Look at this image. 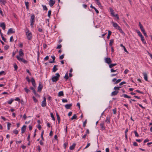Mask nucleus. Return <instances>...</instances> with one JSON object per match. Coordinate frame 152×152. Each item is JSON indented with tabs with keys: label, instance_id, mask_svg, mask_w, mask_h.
I'll return each instance as SVG.
<instances>
[{
	"label": "nucleus",
	"instance_id": "f257e3e1",
	"mask_svg": "<svg viewBox=\"0 0 152 152\" xmlns=\"http://www.w3.org/2000/svg\"><path fill=\"white\" fill-rule=\"evenodd\" d=\"M55 76H53L51 78V80L53 82H56L58 80L60 77V75L58 73H56Z\"/></svg>",
	"mask_w": 152,
	"mask_h": 152
},
{
	"label": "nucleus",
	"instance_id": "f03ea898",
	"mask_svg": "<svg viewBox=\"0 0 152 152\" xmlns=\"http://www.w3.org/2000/svg\"><path fill=\"white\" fill-rule=\"evenodd\" d=\"M34 18H35V16L34 14H32L31 16L30 25H31V27L32 28H33V27H34V23L35 22Z\"/></svg>",
	"mask_w": 152,
	"mask_h": 152
},
{
	"label": "nucleus",
	"instance_id": "7ed1b4c3",
	"mask_svg": "<svg viewBox=\"0 0 152 152\" xmlns=\"http://www.w3.org/2000/svg\"><path fill=\"white\" fill-rule=\"evenodd\" d=\"M26 35L27 38L28 40H31L32 38V35L31 32H29V30L28 29H27V31L26 32Z\"/></svg>",
	"mask_w": 152,
	"mask_h": 152
},
{
	"label": "nucleus",
	"instance_id": "20e7f679",
	"mask_svg": "<svg viewBox=\"0 0 152 152\" xmlns=\"http://www.w3.org/2000/svg\"><path fill=\"white\" fill-rule=\"evenodd\" d=\"M105 61L106 63L108 64H110L112 62L111 59L110 58H105Z\"/></svg>",
	"mask_w": 152,
	"mask_h": 152
},
{
	"label": "nucleus",
	"instance_id": "39448f33",
	"mask_svg": "<svg viewBox=\"0 0 152 152\" xmlns=\"http://www.w3.org/2000/svg\"><path fill=\"white\" fill-rule=\"evenodd\" d=\"M42 88H43V86L42 84L41 83L39 82V86H38V88H37L38 91H41Z\"/></svg>",
	"mask_w": 152,
	"mask_h": 152
},
{
	"label": "nucleus",
	"instance_id": "423d86ee",
	"mask_svg": "<svg viewBox=\"0 0 152 152\" xmlns=\"http://www.w3.org/2000/svg\"><path fill=\"white\" fill-rule=\"evenodd\" d=\"M55 4V1L53 0H50L49 4L50 7H52Z\"/></svg>",
	"mask_w": 152,
	"mask_h": 152
},
{
	"label": "nucleus",
	"instance_id": "0eeeda50",
	"mask_svg": "<svg viewBox=\"0 0 152 152\" xmlns=\"http://www.w3.org/2000/svg\"><path fill=\"white\" fill-rule=\"evenodd\" d=\"M31 82L32 85L34 87H35L36 84L35 83V80L33 77H32L31 79Z\"/></svg>",
	"mask_w": 152,
	"mask_h": 152
},
{
	"label": "nucleus",
	"instance_id": "6e6552de",
	"mask_svg": "<svg viewBox=\"0 0 152 152\" xmlns=\"http://www.w3.org/2000/svg\"><path fill=\"white\" fill-rule=\"evenodd\" d=\"M15 33V31H14L12 28H10L8 30L7 34H12Z\"/></svg>",
	"mask_w": 152,
	"mask_h": 152
},
{
	"label": "nucleus",
	"instance_id": "1a4fd4ad",
	"mask_svg": "<svg viewBox=\"0 0 152 152\" xmlns=\"http://www.w3.org/2000/svg\"><path fill=\"white\" fill-rule=\"evenodd\" d=\"M0 26L2 28L3 30H5L6 28L5 24L3 22L0 23Z\"/></svg>",
	"mask_w": 152,
	"mask_h": 152
},
{
	"label": "nucleus",
	"instance_id": "9d476101",
	"mask_svg": "<svg viewBox=\"0 0 152 152\" xmlns=\"http://www.w3.org/2000/svg\"><path fill=\"white\" fill-rule=\"evenodd\" d=\"M26 125H24L21 128V133L22 134L25 131L26 129Z\"/></svg>",
	"mask_w": 152,
	"mask_h": 152
},
{
	"label": "nucleus",
	"instance_id": "9b49d317",
	"mask_svg": "<svg viewBox=\"0 0 152 152\" xmlns=\"http://www.w3.org/2000/svg\"><path fill=\"white\" fill-rule=\"evenodd\" d=\"M19 54L20 56L23 57V56L24 54L23 52V50L22 49H20V50L19 52Z\"/></svg>",
	"mask_w": 152,
	"mask_h": 152
},
{
	"label": "nucleus",
	"instance_id": "f8f14e48",
	"mask_svg": "<svg viewBox=\"0 0 152 152\" xmlns=\"http://www.w3.org/2000/svg\"><path fill=\"white\" fill-rule=\"evenodd\" d=\"M72 104L71 103L69 104H66L65 105V107L66 109H70L72 105Z\"/></svg>",
	"mask_w": 152,
	"mask_h": 152
},
{
	"label": "nucleus",
	"instance_id": "ddd939ff",
	"mask_svg": "<svg viewBox=\"0 0 152 152\" xmlns=\"http://www.w3.org/2000/svg\"><path fill=\"white\" fill-rule=\"evenodd\" d=\"M110 117L109 116H107L106 117V120L105 121L107 124H109L110 123Z\"/></svg>",
	"mask_w": 152,
	"mask_h": 152
},
{
	"label": "nucleus",
	"instance_id": "4468645a",
	"mask_svg": "<svg viewBox=\"0 0 152 152\" xmlns=\"http://www.w3.org/2000/svg\"><path fill=\"white\" fill-rule=\"evenodd\" d=\"M144 76V79L145 80L148 81V76L146 72H144L143 73Z\"/></svg>",
	"mask_w": 152,
	"mask_h": 152
},
{
	"label": "nucleus",
	"instance_id": "2eb2a0df",
	"mask_svg": "<svg viewBox=\"0 0 152 152\" xmlns=\"http://www.w3.org/2000/svg\"><path fill=\"white\" fill-rule=\"evenodd\" d=\"M118 91H113L112 92V93L111 94V96H115L118 93Z\"/></svg>",
	"mask_w": 152,
	"mask_h": 152
},
{
	"label": "nucleus",
	"instance_id": "dca6fc26",
	"mask_svg": "<svg viewBox=\"0 0 152 152\" xmlns=\"http://www.w3.org/2000/svg\"><path fill=\"white\" fill-rule=\"evenodd\" d=\"M76 144L75 143H74L73 145L70 146L69 147V149L71 150H72L74 149L75 147Z\"/></svg>",
	"mask_w": 152,
	"mask_h": 152
},
{
	"label": "nucleus",
	"instance_id": "f3484780",
	"mask_svg": "<svg viewBox=\"0 0 152 152\" xmlns=\"http://www.w3.org/2000/svg\"><path fill=\"white\" fill-rule=\"evenodd\" d=\"M116 29L118 30L121 33L123 34L124 33L121 28H120V27L119 26H118L116 28Z\"/></svg>",
	"mask_w": 152,
	"mask_h": 152
},
{
	"label": "nucleus",
	"instance_id": "a211bd4d",
	"mask_svg": "<svg viewBox=\"0 0 152 152\" xmlns=\"http://www.w3.org/2000/svg\"><path fill=\"white\" fill-rule=\"evenodd\" d=\"M58 66V65H55L54 66L53 69V72H55L58 69L56 68Z\"/></svg>",
	"mask_w": 152,
	"mask_h": 152
},
{
	"label": "nucleus",
	"instance_id": "6ab92c4d",
	"mask_svg": "<svg viewBox=\"0 0 152 152\" xmlns=\"http://www.w3.org/2000/svg\"><path fill=\"white\" fill-rule=\"evenodd\" d=\"M25 3L26 5V9L27 10L29 9V2H28L25 1Z\"/></svg>",
	"mask_w": 152,
	"mask_h": 152
},
{
	"label": "nucleus",
	"instance_id": "aec40b11",
	"mask_svg": "<svg viewBox=\"0 0 152 152\" xmlns=\"http://www.w3.org/2000/svg\"><path fill=\"white\" fill-rule=\"evenodd\" d=\"M64 95L63 91H61L59 92L58 96H63Z\"/></svg>",
	"mask_w": 152,
	"mask_h": 152
},
{
	"label": "nucleus",
	"instance_id": "412c9836",
	"mask_svg": "<svg viewBox=\"0 0 152 152\" xmlns=\"http://www.w3.org/2000/svg\"><path fill=\"white\" fill-rule=\"evenodd\" d=\"M46 102L44 101H43L42 102L41 106L42 107H45L46 106Z\"/></svg>",
	"mask_w": 152,
	"mask_h": 152
},
{
	"label": "nucleus",
	"instance_id": "4be33fe9",
	"mask_svg": "<svg viewBox=\"0 0 152 152\" xmlns=\"http://www.w3.org/2000/svg\"><path fill=\"white\" fill-rule=\"evenodd\" d=\"M111 32L110 31H108V34L107 37V39H110V36L111 35Z\"/></svg>",
	"mask_w": 152,
	"mask_h": 152
},
{
	"label": "nucleus",
	"instance_id": "5701e85b",
	"mask_svg": "<svg viewBox=\"0 0 152 152\" xmlns=\"http://www.w3.org/2000/svg\"><path fill=\"white\" fill-rule=\"evenodd\" d=\"M16 58L17 59L20 61H23V58H20L19 56H17L16 57Z\"/></svg>",
	"mask_w": 152,
	"mask_h": 152
},
{
	"label": "nucleus",
	"instance_id": "b1692460",
	"mask_svg": "<svg viewBox=\"0 0 152 152\" xmlns=\"http://www.w3.org/2000/svg\"><path fill=\"white\" fill-rule=\"evenodd\" d=\"M141 38V40L142 41V42L144 44H146V42L145 40L144 37L143 36L140 37Z\"/></svg>",
	"mask_w": 152,
	"mask_h": 152
},
{
	"label": "nucleus",
	"instance_id": "393cba45",
	"mask_svg": "<svg viewBox=\"0 0 152 152\" xmlns=\"http://www.w3.org/2000/svg\"><path fill=\"white\" fill-rule=\"evenodd\" d=\"M24 90L27 93H28L29 92H31V91L30 90L28 89L27 88V87H25L24 88Z\"/></svg>",
	"mask_w": 152,
	"mask_h": 152
},
{
	"label": "nucleus",
	"instance_id": "a878e982",
	"mask_svg": "<svg viewBox=\"0 0 152 152\" xmlns=\"http://www.w3.org/2000/svg\"><path fill=\"white\" fill-rule=\"evenodd\" d=\"M120 46L123 48L124 51L127 53H128V51L126 49V48L122 44H121L120 45Z\"/></svg>",
	"mask_w": 152,
	"mask_h": 152
},
{
	"label": "nucleus",
	"instance_id": "bb28decb",
	"mask_svg": "<svg viewBox=\"0 0 152 152\" xmlns=\"http://www.w3.org/2000/svg\"><path fill=\"white\" fill-rule=\"evenodd\" d=\"M117 65V64H111L109 65V66L110 68H111Z\"/></svg>",
	"mask_w": 152,
	"mask_h": 152
},
{
	"label": "nucleus",
	"instance_id": "cd10ccee",
	"mask_svg": "<svg viewBox=\"0 0 152 152\" xmlns=\"http://www.w3.org/2000/svg\"><path fill=\"white\" fill-rule=\"evenodd\" d=\"M112 23L113 24V27L115 28H116L118 26V24L116 23H115L114 22H112Z\"/></svg>",
	"mask_w": 152,
	"mask_h": 152
},
{
	"label": "nucleus",
	"instance_id": "c85d7f7f",
	"mask_svg": "<svg viewBox=\"0 0 152 152\" xmlns=\"http://www.w3.org/2000/svg\"><path fill=\"white\" fill-rule=\"evenodd\" d=\"M77 116L76 114H74L72 117L71 118V120H73V119H77Z\"/></svg>",
	"mask_w": 152,
	"mask_h": 152
},
{
	"label": "nucleus",
	"instance_id": "c756f323",
	"mask_svg": "<svg viewBox=\"0 0 152 152\" xmlns=\"http://www.w3.org/2000/svg\"><path fill=\"white\" fill-rule=\"evenodd\" d=\"M139 26L141 30L144 29L142 25L141 24L140 22H139Z\"/></svg>",
	"mask_w": 152,
	"mask_h": 152
},
{
	"label": "nucleus",
	"instance_id": "7c9ffc66",
	"mask_svg": "<svg viewBox=\"0 0 152 152\" xmlns=\"http://www.w3.org/2000/svg\"><path fill=\"white\" fill-rule=\"evenodd\" d=\"M66 80H67L69 78V76H68V73H66L65 74V75L64 77Z\"/></svg>",
	"mask_w": 152,
	"mask_h": 152
},
{
	"label": "nucleus",
	"instance_id": "2f4dec72",
	"mask_svg": "<svg viewBox=\"0 0 152 152\" xmlns=\"http://www.w3.org/2000/svg\"><path fill=\"white\" fill-rule=\"evenodd\" d=\"M42 6L43 7V9L44 10L47 11L48 10V9L47 7L46 6L44 5H42Z\"/></svg>",
	"mask_w": 152,
	"mask_h": 152
},
{
	"label": "nucleus",
	"instance_id": "473e14b6",
	"mask_svg": "<svg viewBox=\"0 0 152 152\" xmlns=\"http://www.w3.org/2000/svg\"><path fill=\"white\" fill-rule=\"evenodd\" d=\"M124 96V97L127 98H130V96H128L126 94H123L121 96Z\"/></svg>",
	"mask_w": 152,
	"mask_h": 152
},
{
	"label": "nucleus",
	"instance_id": "72a5a7b5",
	"mask_svg": "<svg viewBox=\"0 0 152 152\" xmlns=\"http://www.w3.org/2000/svg\"><path fill=\"white\" fill-rule=\"evenodd\" d=\"M137 32L139 36H140V37L142 36L141 33H140V32L139 30H137Z\"/></svg>",
	"mask_w": 152,
	"mask_h": 152
},
{
	"label": "nucleus",
	"instance_id": "f704fd0d",
	"mask_svg": "<svg viewBox=\"0 0 152 152\" xmlns=\"http://www.w3.org/2000/svg\"><path fill=\"white\" fill-rule=\"evenodd\" d=\"M114 40L113 39H111L110 40V42L109 43V45L111 46L113 44V42Z\"/></svg>",
	"mask_w": 152,
	"mask_h": 152
},
{
	"label": "nucleus",
	"instance_id": "c9c22d12",
	"mask_svg": "<svg viewBox=\"0 0 152 152\" xmlns=\"http://www.w3.org/2000/svg\"><path fill=\"white\" fill-rule=\"evenodd\" d=\"M68 145V142H66L63 145L64 147V149H66L67 146Z\"/></svg>",
	"mask_w": 152,
	"mask_h": 152
},
{
	"label": "nucleus",
	"instance_id": "e433bc0d",
	"mask_svg": "<svg viewBox=\"0 0 152 152\" xmlns=\"http://www.w3.org/2000/svg\"><path fill=\"white\" fill-rule=\"evenodd\" d=\"M0 2H1L4 5H5L6 3V1L4 0H0Z\"/></svg>",
	"mask_w": 152,
	"mask_h": 152
},
{
	"label": "nucleus",
	"instance_id": "4c0bfd02",
	"mask_svg": "<svg viewBox=\"0 0 152 152\" xmlns=\"http://www.w3.org/2000/svg\"><path fill=\"white\" fill-rule=\"evenodd\" d=\"M101 127L102 129L103 130L104 129H105L104 127V124L103 123H101L100 124Z\"/></svg>",
	"mask_w": 152,
	"mask_h": 152
},
{
	"label": "nucleus",
	"instance_id": "58836bf2",
	"mask_svg": "<svg viewBox=\"0 0 152 152\" xmlns=\"http://www.w3.org/2000/svg\"><path fill=\"white\" fill-rule=\"evenodd\" d=\"M11 124L10 123L8 122H7V129L9 130L10 129V126L11 125Z\"/></svg>",
	"mask_w": 152,
	"mask_h": 152
},
{
	"label": "nucleus",
	"instance_id": "ea45409f",
	"mask_svg": "<svg viewBox=\"0 0 152 152\" xmlns=\"http://www.w3.org/2000/svg\"><path fill=\"white\" fill-rule=\"evenodd\" d=\"M43 134H44V131L43 130L41 133V137L42 138V140H44V139L43 137Z\"/></svg>",
	"mask_w": 152,
	"mask_h": 152
},
{
	"label": "nucleus",
	"instance_id": "a19ab883",
	"mask_svg": "<svg viewBox=\"0 0 152 152\" xmlns=\"http://www.w3.org/2000/svg\"><path fill=\"white\" fill-rule=\"evenodd\" d=\"M95 1H96L97 3L96 4L99 6L100 7V6H101V4L100 3V2L99 1V0H95Z\"/></svg>",
	"mask_w": 152,
	"mask_h": 152
},
{
	"label": "nucleus",
	"instance_id": "79ce46f5",
	"mask_svg": "<svg viewBox=\"0 0 152 152\" xmlns=\"http://www.w3.org/2000/svg\"><path fill=\"white\" fill-rule=\"evenodd\" d=\"M87 120L86 119L85 121L83 122V126L84 127H85L86 126V124L87 123Z\"/></svg>",
	"mask_w": 152,
	"mask_h": 152
},
{
	"label": "nucleus",
	"instance_id": "37998d69",
	"mask_svg": "<svg viewBox=\"0 0 152 152\" xmlns=\"http://www.w3.org/2000/svg\"><path fill=\"white\" fill-rule=\"evenodd\" d=\"M51 10H49L48 11V15L49 18H50V16L51 14Z\"/></svg>",
	"mask_w": 152,
	"mask_h": 152
},
{
	"label": "nucleus",
	"instance_id": "c03bdc74",
	"mask_svg": "<svg viewBox=\"0 0 152 152\" xmlns=\"http://www.w3.org/2000/svg\"><path fill=\"white\" fill-rule=\"evenodd\" d=\"M113 16L114 17L116 18L117 20H119V18L118 17V14H116L115 15L114 14V15H113Z\"/></svg>",
	"mask_w": 152,
	"mask_h": 152
},
{
	"label": "nucleus",
	"instance_id": "a18cd8bd",
	"mask_svg": "<svg viewBox=\"0 0 152 152\" xmlns=\"http://www.w3.org/2000/svg\"><path fill=\"white\" fill-rule=\"evenodd\" d=\"M14 67L15 68V71L17 70L18 69V66H17V65L15 64L14 65Z\"/></svg>",
	"mask_w": 152,
	"mask_h": 152
},
{
	"label": "nucleus",
	"instance_id": "49530a36",
	"mask_svg": "<svg viewBox=\"0 0 152 152\" xmlns=\"http://www.w3.org/2000/svg\"><path fill=\"white\" fill-rule=\"evenodd\" d=\"M121 88V87H114V89L115 90H119L120 88Z\"/></svg>",
	"mask_w": 152,
	"mask_h": 152
},
{
	"label": "nucleus",
	"instance_id": "de8ad7c7",
	"mask_svg": "<svg viewBox=\"0 0 152 152\" xmlns=\"http://www.w3.org/2000/svg\"><path fill=\"white\" fill-rule=\"evenodd\" d=\"M50 115H51V117L52 118V119L53 120L55 121V118L54 117L53 114L52 113H50Z\"/></svg>",
	"mask_w": 152,
	"mask_h": 152
},
{
	"label": "nucleus",
	"instance_id": "09e8293b",
	"mask_svg": "<svg viewBox=\"0 0 152 152\" xmlns=\"http://www.w3.org/2000/svg\"><path fill=\"white\" fill-rule=\"evenodd\" d=\"M32 98H33L34 102L35 103H36L37 102L38 100L34 96H33L32 97Z\"/></svg>",
	"mask_w": 152,
	"mask_h": 152
},
{
	"label": "nucleus",
	"instance_id": "8fccbe9b",
	"mask_svg": "<svg viewBox=\"0 0 152 152\" xmlns=\"http://www.w3.org/2000/svg\"><path fill=\"white\" fill-rule=\"evenodd\" d=\"M6 73L4 71H2L0 72V76L2 75H5Z\"/></svg>",
	"mask_w": 152,
	"mask_h": 152
},
{
	"label": "nucleus",
	"instance_id": "3c124183",
	"mask_svg": "<svg viewBox=\"0 0 152 152\" xmlns=\"http://www.w3.org/2000/svg\"><path fill=\"white\" fill-rule=\"evenodd\" d=\"M121 79H119L118 80H116V81L115 82V84H117L118 83H119L120 82H121Z\"/></svg>",
	"mask_w": 152,
	"mask_h": 152
},
{
	"label": "nucleus",
	"instance_id": "603ef678",
	"mask_svg": "<svg viewBox=\"0 0 152 152\" xmlns=\"http://www.w3.org/2000/svg\"><path fill=\"white\" fill-rule=\"evenodd\" d=\"M13 132L14 134H18V131L17 130H14Z\"/></svg>",
	"mask_w": 152,
	"mask_h": 152
},
{
	"label": "nucleus",
	"instance_id": "864d4df0",
	"mask_svg": "<svg viewBox=\"0 0 152 152\" xmlns=\"http://www.w3.org/2000/svg\"><path fill=\"white\" fill-rule=\"evenodd\" d=\"M134 132L135 134V136L136 137H138L139 136V135L138 134L137 131H134Z\"/></svg>",
	"mask_w": 152,
	"mask_h": 152
},
{
	"label": "nucleus",
	"instance_id": "5fc2aeb1",
	"mask_svg": "<svg viewBox=\"0 0 152 152\" xmlns=\"http://www.w3.org/2000/svg\"><path fill=\"white\" fill-rule=\"evenodd\" d=\"M1 37L2 38V39L5 42H6V39L3 36V35H1Z\"/></svg>",
	"mask_w": 152,
	"mask_h": 152
},
{
	"label": "nucleus",
	"instance_id": "6e6d98bb",
	"mask_svg": "<svg viewBox=\"0 0 152 152\" xmlns=\"http://www.w3.org/2000/svg\"><path fill=\"white\" fill-rule=\"evenodd\" d=\"M9 46L8 45H6L4 47V49L6 50H8L9 48Z\"/></svg>",
	"mask_w": 152,
	"mask_h": 152
},
{
	"label": "nucleus",
	"instance_id": "4d7b16f0",
	"mask_svg": "<svg viewBox=\"0 0 152 152\" xmlns=\"http://www.w3.org/2000/svg\"><path fill=\"white\" fill-rule=\"evenodd\" d=\"M34 94L36 96H39V94H38L36 92V91H34L33 92Z\"/></svg>",
	"mask_w": 152,
	"mask_h": 152
},
{
	"label": "nucleus",
	"instance_id": "13d9d810",
	"mask_svg": "<svg viewBox=\"0 0 152 152\" xmlns=\"http://www.w3.org/2000/svg\"><path fill=\"white\" fill-rule=\"evenodd\" d=\"M13 101V100H12V99L10 100L8 102V104H12V102Z\"/></svg>",
	"mask_w": 152,
	"mask_h": 152
},
{
	"label": "nucleus",
	"instance_id": "bf43d9fd",
	"mask_svg": "<svg viewBox=\"0 0 152 152\" xmlns=\"http://www.w3.org/2000/svg\"><path fill=\"white\" fill-rule=\"evenodd\" d=\"M64 54H62V55H61V56H60V57H59L60 59L61 60V59H63L64 58Z\"/></svg>",
	"mask_w": 152,
	"mask_h": 152
},
{
	"label": "nucleus",
	"instance_id": "052dcab7",
	"mask_svg": "<svg viewBox=\"0 0 152 152\" xmlns=\"http://www.w3.org/2000/svg\"><path fill=\"white\" fill-rule=\"evenodd\" d=\"M135 91L138 93H141V94H144V93L143 92H141V91H139V90H136Z\"/></svg>",
	"mask_w": 152,
	"mask_h": 152
},
{
	"label": "nucleus",
	"instance_id": "680f3d73",
	"mask_svg": "<svg viewBox=\"0 0 152 152\" xmlns=\"http://www.w3.org/2000/svg\"><path fill=\"white\" fill-rule=\"evenodd\" d=\"M67 101H68L66 99H62V102H66Z\"/></svg>",
	"mask_w": 152,
	"mask_h": 152
},
{
	"label": "nucleus",
	"instance_id": "e2e57ef3",
	"mask_svg": "<svg viewBox=\"0 0 152 152\" xmlns=\"http://www.w3.org/2000/svg\"><path fill=\"white\" fill-rule=\"evenodd\" d=\"M126 83L124 81H123V82H121L119 84V86H121V85H123L124 84H125Z\"/></svg>",
	"mask_w": 152,
	"mask_h": 152
},
{
	"label": "nucleus",
	"instance_id": "0e129e2a",
	"mask_svg": "<svg viewBox=\"0 0 152 152\" xmlns=\"http://www.w3.org/2000/svg\"><path fill=\"white\" fill-rule=\"evenodd\" d=\"M26 79L27 80V81L28 82H30L31 81V80H30V79H29V77L28 76H27L26 77Z\"/></svg>",
	"mask_w": 152,
	"mask_h": 152
},
{
	"label": "nucleus",
	"instance_id": "69168bd1",
	"mask_svg": "<svg viewBox=\"0 0 152 152\" xmlns=\"http://www.w3.org/2000/svg\"><path fill=\"white\" fill-rule=\"evenodd\" d=\"M43 47L44 49H46V48L47 47V45L46 44H45V43L44 44H43Z\"/></svg>",
	"mask_w": 152,
	"mask_h": 152
},
{
	"label": "nucleus",
	"instance_id": "338daca9",
	"mask_svg": "<svg viewBox=\"0 0 152 152\" xmlns=\"http://www.w3.org/2000/svg\"><path fill=\"white\" fill-rule=\"evenodd\" d=\"M49 59V57L48 56H47L46 57L44 58V60L46 61L48 60Z\"/></svg>",
	"mask_w": 152,
	"mask_h": 152
},
{
	"label": "nucleus",
	"instance_id": "774afa93",
	"mask_svg": "<svg viewBox=\"0 0 152 152\" xmlns=\"http://www.w3.org/2000/svg\"><path fill=\"white\" fill-rule=\"evenodd\" d=\"M62 46L61 45H58L56 48V49H60L61 48Z\"/></svg>",
	"mask_w": 152,
	"mask_h": 152
}]
</instances>
